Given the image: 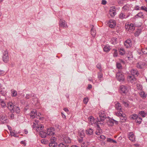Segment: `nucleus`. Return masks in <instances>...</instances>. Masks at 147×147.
I'll use <instances>...</instances> for the list:
<instances>
[{"label": "nucleus", "instance_id": "1", "mask_svg": "<svg viewBox=\"0 0 147 147\" xmlns=\"http://www.w3.org/2000/svg\"><path fill=\"white\" fill-rule=\"evenodd\" d=\"M116 77L117 80L120 82H123L125 80L124 75L121 72H119L116 74Z\"/></svg>", "mask_w": 147, "mask_h": 147}, {"label": "nucleus", "instance_id": "2", "mask_svg": "<svg viewBox=\"0 0 147 147\" xmlns=\"http://www.w3.org/2000/svg\"><path fill=\"white\" fill-rule=\"evenodd\" d=\"M2 59L3 61L5 63H7L9 61V57L8 52L6 50L4 51L3 53Z\"/></svg>", "mask_w": 147, "mask_h": 147}, {"label": "nucleus", "instance_id": "3", "mask_svg": "<svg viewBox=\"0 0 147 147\" xmlns=\"http://www.w3.org/2000/svg\"><path fill=\"white\" fill-rule=\"evenodd\" d=\"M135 26L134 24H128L127 25H125V28L129 32H133L135 29Z\"/></svg>", "mask_w": 147, "mask_h": 147}, {"label": "nucleus", "instance_id": "4", "mask_svg": "<svg viewBox=\"0 0 147 147\" xmlns=\"http://www.w3.org/2000/svg\"><path fill=\"white\" fill-rule=\"evenodd\" d=\"M128 137L131 142H134L136 141V137L133 132H129L128 134Z\"/></svg>", "mask_w": 147, "mask_h": 147}, {"label": "nucleus", "instance_id": "5", "mask_svg": "<svg viewBox=\"0 0 147 147\" xmlns=\"http://www.w3.org/2000/svg\"><path fill=\"white\" fill-rule=\"evenodd\" d=\"M59 26L64 28H66L67 26L66 22L64 20L61 19L59 21Z\"/></svg>", "mask_w": 147, "mask_h": 147}, {"label": "nucleus", "instance_id": "6", "mask_svg": "<svg viewBox=\"0 0 147 147\" xmlns=\"http://www.w3.org/2000/svg\"><path fill=\"white\" fill-rule=\"evenodd\" d=\"M109 14L111 17H114L116 14L115 9L114 7L110 8L109 10Z\"/></svg>", "mask_w": 147, "mask_h": 147}, {"label": "nucleus", "instance_id": "7", "mask_svg": "<svg viewBox=\"0 0 147 147\" xmlns=\"http://www.w3.org/2000/svg\"><path fill=\"white\" fill-rule=\"evenodd\" d=\"M131 41L130 39L127 40L124 42V45L126 48H129L131 46Z\"/></svg>", "mask_w": 147, "mask_h": 147}, {"label": "nucleus", "instance_id": "8", "mask_svg": "<svg viewBox=\"0 0 147 147\" xmlns=\"http://www.w3.org/2000/svg\"><path fill=\"white\" fill-rule=\"evenodd\" d=\"M54 131V129L52 127L47 129V136H51L55 134Z\"/></svg>", "mask_w": 147, "mask_h": 147}, {"label": "nucleus", "instance_id": "9", "mask_svg": "<svg viewBox=\"0 0 147 147\" xmlns=\"http://www.w3.org/2000/svg\"><path fill=\"white\" fill-rule=\"evenodd\" d=\"M99 115L101 122H102L106 118L105 114L103 111L100 112L99 113Z\"/></svg>", "mask_w": 147, "mask_h": 147}, {"label": "nucleus", "instance_id": "10", "mask_svg": "<svg viewBox=\"0 0 147 147\" xmlns=\"http://www.w3.org/2000/svg\"><path fill=\"white\" fill-rule=\"evenodd\" d=\"M120 91L121 93L126 94L128 91L127 88L125 86H121L120 87Z\"/></svg>", "mask_w": 147, "mask_h": 147}, {"label": "nucleus", "instance_id": "11", "mask_svg": "<svg viewBox=\"0 0 147 147\" xmlns=\"http://www.w3.org/2000/svg\"><path fill=\"white\" fill-rule=\"evenodd\" d=\"M37 113L35 109L32 111L30 113V117L31 119H33L37 117Z\"/></svg>", "mask_w": 147, "mask_h": 147}, {"label": "nucleus", "instance_id": "12", "mask_svg": "<svg viewBox=\"0 0 147 147\" xmlns=\"http://www.w3.org/2000/svg\"><path fill=\"white\" fill-rule=\"evenodd\" d=\"M108 25L110 28H114L116 25L115 21L113 20H110L108 23Z\"/></svg>", "mask_w": 147, "mask_h": 147}, {"label": "nucleus", "instance_id": "13", "mask_svg": "<svg viewBox=\"0 0 147 147\" xmlns=\"http://www.w3.org/2000/svg\"><path fill=\"white\" fill-rule=\"evenodd\" d=\"M127 80L129 82L131 83H134L136 80V78L133 76H128L127 77Z\"/></svg>", "mask_w": 147, "mask_h": 147}, {"label": "nucleus", "instance_id": "14", "mask_svg": "<svg viewBox=\"0 0 147 147\" xmlns=\"http://www.w3.org/2000/svg\"><path fill=\"white\" fill-rule=\"evenodd\" d=\"M44 128V126L42 125H38L36 126V128H35L37 132L40 133V131H42Z\"/></svg>", "mask_w": 147, "mask_h": 147}, {"label": "nucleus", "instance_id": "15", "mask_svg": "<svg viewBox=\"0 0 147 147\" xmlns=\"http://www.w3.org/2000/svg\"><path fill=\"white\" fill-rule=\"evenodd\" d=\"M14 107V105L11 102H9L7 103V107L10 110H13Z\"/></svg>", "mask_w": 147, "mask_h": 147}, {"label": "nucleus", "instance_id": "16", "mask_svg": "<svg viewBox=\"0 0 147 147\" xmlns=\"http://www.w3.org/2000/svg\"><path fill=\"white\" fill-rule=\"evenodd\" d=\"M63 141H64L66 144L71 142L70 139L68 137L65 136L62 138Z\"/></svg>", "mask_w": 147, "mask_h": 147}, {"label": "nucleus", "instance_id": "17", "mask_svg": "<svg viewBox=\"0 0 147 147\" xmlns=\"http://www.w3.org/2000/svg\"><path fill=\"white\" fill-rule=\"evenodd\" d=\"M131 73L132 76H138L139 73L136 69H132L131 70Z\"/></svg>", "mask_w": 147, "mask_h": 147}, {"label": "nucleus", "instance_id": "18", "mask_svg": "<svg viewBox=\"0 0 147 147\" xmlns=\"http://www.w3.org/2000/svg\"><path fill=\"white\" fill-rule=\"evenodd\" d=\"M7 119V117L2 115L0 118V123H6Z\"/></svg>", "mask_w": 147, "mask_h": 147}, {"label": "nucleus", "instance_id": "19", "mask_svg": "<svg viewBox=\"0 0 147 147\" xmlns=\"http://www.w3.org/2000/svg\"><path fill=\"white\" fill-rule=\"evenodd\" d=\"M120 121L121 122H125L127 119V117H125L124 114H123L120 117Z\"/></svg>", "mask_w": 147, "mask_h": 147}, {"label": "nucleus", "instance_id": "20", "mask_svg": "<svg viewBox=\"0 0 147 147\" xmlns=\"http://www.w3.org/2000/svg\"><path fill=\"white\" fill-rule=\"evenodd\" d=\"M89 121L90 124L92 125L95 122V120L94 119L93 117L92 116H90L89 118Z\"/></svg>", "mask_w": 147, "mask_h": 147}, {"label": "nucleus", "instance_id": "21", "mask_svg": "<svg viewBox=\"0 0 147 147\" xmlns=\"http://www.w3.org/2000/svg\"><path fill=\"white\" fill-rule=\"evenodd\" d=\"M39 135L42 138H45L47 136V132L43 131H40L39 133Z\"/></svg>", "mask_w": 147, "mask_h": 147}, {"label": "nucleus", "instance_id": "22", "mask_svg": "<svg viewBox=\"0 0 147 147\" xmlns=\"http://www.w3.org/2000/svg\"><path fill=\"white\" fill-rule=\"evenodd\" d=\"M93 129L89 128L86 130V133L88 135L90 136L92 135L93 134Z\"/></svg>", "mask_w": 147, "mask_h": 147}, {"label": "nucleus", "instance_id": "23", "mask_svg": "<svg viewBox=\"0 0 147 147\" xmlns=\"http://www.w3.org/2000/svg\"><path fill=\"white\" fill-rule=\"evenodd\" d=\"M115 107L116 110L118 111L121 110L122 107L119 103L117 102L116 103L115 105Z\"/></svg>", "mask_w": 147, "mask_h": 147}, {"label": "nucleus", "instance_id": "24", "mask_svg": "<svg viewBox=\"0 0 147 147\" xmlns=\"http://www.w3.org/2000/svg\"><path fill=\"white\" fill-rule=\"evenodd\" d=\"M92 27L91 30V33L92 36L94 37L95 36L96 34V31L95 30V28H94V26L92 25Z\"/></svg>", "mask_w": 147, "mask_h": 147}, {"label": "nucleus", "instance_id": "25", "mask_svg": "<svg viewBox=\"0 0 147 147\" xmlns=\"http://www.w3.org/2000/svg\"><path fill=\"white\" fill-rule=\"evenodd\" d=\"M10 134L11 136H14L15 137H18V136L17 135V134L16 133V132H15V130L13 131H10Z\"/></svg>", "mask_w": 147, "mask_h": 147}, {"label": "nucleus", "instance_id": "26", "mask_svg": "<svg viewBox=\"0 0 147 147\" xmlns=\"http://www.w3.org/2000/svg\"><path fill=\"white\" fill-rule=\"evenodd\" d=\"M110 49L111 48L110 46L109 45H107L105 46L103 49V50L104 51L107 52L109 51Z\"/></svg>", "mask_w": 147, "mask_h": 147}, {"label": "nucleus", "instance_id": "27", "mask_svg": "<svg viewBox=\"0 0 147 147\" xmlns=\"http://www.w3.org/2000/svg\"><path fill=\"white\" fill-rule=\"evenodd\" d=\"M141 116L143 117H145L146 115V113H145L144 111H140L138 113Z\"/></svg>", "mask_w": 147, "mask_h": 147}, {"label": "nucleus", "instance_id": "28", "mask_svg": "<svg viewBox=\"0 0 147 147\" xmlns=\"http://www.w3.org/2000/svg\"><path fill=\"white\" fill-rule=\"evenodd\" d=\"M115 120L113 119H109V120L108 121L107 123L109 126H112L114 123V121Z\"/></svg>", "mask_w": 147, "mask_h": 147}, {"label": "nucleus", "instance_id": "29", "mask_svg": "<svg viewBox=\"0 0 147 147\" xmlns=\"http://www.w3.org/2000/svg\"><path fill=\"white\" fill-rule=\"evenodd\" d=\"M59 147H69V145L63 142L60 143L58 145Z\"/></svg>", "mask_w": 147, "mask_h": 147}, {"label": "nucleus", "instance_id": "30", "mask_svg": "<svg viewBox=\"0 0 147 147\" xmlns=\"http://www.w3.org/2000/svg\"><path fill=\"white\" fill-rule=\"evenodd\" d=\"M102 74L101 72H100L98 73V78L99 80L100 81V82H101L102 81Z\"/></svg>", "mask_w": 147, "mask_h": 147}, {"label": "nucleus", "instance_id": "31", "mask_svg": "<svg viewBox=\"0 0 147 147\" xmlns=\"http://www.w3.org/2000/svg\"><path fill=\"white\" fill-rule=\"evenodd\" d=\"M135 18H138V17H140V18H144V15L142 12H140L137 14L135 16Z\"/></svg>", "mask_w": 147, "mask_h": 147}, {"label": "nucleus", "instance_id": "32", "mask_svg": "<svg viewBox=\"0 0 147 147\" xmlns=\"http://www.w3.org/2000/svg\"><path fill=\"white\" fill-rule=\"evenodd\" d=\"M144 66V65L143 64L142 62H139L136 65L137 67L140 69H142L143 68Z\"/></svg>", "mask_w": 147, "mask_h": 147}, {"label": "nucleus", "instance_id": "33", "mask_svg": "<svg viewBox=\"0 0 147 147\" xmlns=\"http://www.w3.org/2000/svg\"><path fill=\"white\" fill-rule=\"evenodd\" d=\"M56 141V138L55 137L52 136L50 140V143H57Z\"/></svg>", "mask_w": 147, "mask_h": 147}, {"label": "nucleus", "instance_id": "34", "mask_svg": "<svg viewBox=\"0 0 147 147\" xmlns=\"http://www.w3.org/2000/svg\"><path fill=\"white\" fill-rule=\"evenodd\" d=\"M0 104L3 108H5L6 106L5 102L2 100H0Z\"/></svg>", "mask_w": 147, "mask_h": 147}, {"label": "nucleus", "instance_id": "35", "mask_svg": "<svg viewBox=\"0 0 147 147\" xmlns=\"http://www.w3.org/2000/svg\"><path fill=\"white\" fill-rule=\"evenodd\" d=\"M119 54L121 55H124L125 53V51L124 50V49L123 48H121L119 49Z\"/></svg>", "mask_w": 147, "mask_h": 147}, {"label": "nucleus", "instance_id": "36", "mask_svg": "<svg viewBox=\"0 0 147 147\" xmlns=\"http://www.w3.org/2000/svg\"><path fill=\"white\" fill-rule=\"evenodd\" d=\"M79 135L81 138H83L85 136V134L83 130L79 131Z\"/></svg>", "mask_w": 147, "mask_h": 147}, {"label": "nucleus", "instance_id": "37", "mask_svg": "<svg viewBox=\"0 0 147 147\" xmlns=\"http://www.w3.org/2000/svg\"><path fill=\"white\" fill-rule=\"evenodd\" d=\"M13 110V111L16 112L17 113H18L20 112V109L17 107H15Z\"/></svg>", "mask_w": 147, "mask_h": 147}, {"label": "nucleus", "instance_id": "38", "mask_svg": "<svg viewBox=\"0 0 147 147\" xmlns=\"http://www.w3.org/2000/svg\"><path fill=\"white\" fill-rule=\"evenodd\" d=\"M113 56L116 57L118 56V53L117 50L113 49Z\"/></svg>", "mask_w": 147, "mask_h": 147}, {"label": "nucleus", "instance_id": "39", "mask_svg": "<svg viewBox=\"0 0 147 147\" xmlns=\"http://www.w3.org/2000/svg\"><path fill=\"white\" fill-rule=\"evenodd\" d=\"M12 93V96L14 97L16 96L17 94V92L15 90L12 89L11 90Z\"/></svg>", "mask_w": 147, "mask_h": 147}, {"label": "nucleus", "instance_id": "40", "mask_svg": "<svg viewBox=\"0 0 147 147\" xmlns=\"http://www.w3.org/2000/svg\"><path fill=\"white\" fill-rule=\"evenodd\" d=\"M119 17L120 19H123L127 18V16H126L123 13H121L119 15Z\"/></svg>", "mask_w": 147, "mask_h": 147}, {"label": "nucleus", "instance_id": "41", "mask_svg": "<svg viewBox=\"0 0 147 147\" xmlns=\"http://www.w3.org/2000/svg\"><path fill=\"white\" fill-rule=\"evenodd\" d=\"M136 120V123H138L139 124H140L142 121V118L141 117H139V116Z\"/></svg>", "mask_w": 147, "mask_h": 147}, {"label": "nucleus", "instance_id": "42", "mask_svg": "<svg viewBox=\"0 0 147 147\" xmlns=\"http://www.w3.org/2000/svg\"><path fill=\"white\" fill-rule=\"evenodd\" d=\"M57 146V143H49V146L50 147H56Z\"/></svg>", "mask_w": 147, "mask_h": 147}, {"label": "nucleus", "instance_id": "43", "mask_svg": "<svg viewBox=\"0 0 147 147\" xmlns=\"http://www.w3.org/2000/svg\"><path fill=\"white\" fill-rule=\"evenodd\" d=\"M138 116L137 114H133L131 116L130 118L132 119H136Z\"/></svg>", "mask_w": 147, "mask_h": 147}, {"label": "nucleus", "instance_id": "44", "mask_svg": "<svg viewBox=\"0 0 147 147\" xmlns=\"http://www.w3.org/2000/svg\"><path fill=\"white\" fill-rule=\"evenodd\" d=\"M141 30L140 29H138L135 33L134 35L136 36H138L140 34Z\"/></svg>", "mask_w": 147, "mask_h": 147}, {"label": "nucleus", "instance_id": "45", "mask_svg": "<svg viewBox=\"0 0 147 147\" xmlns=\"http://www.w3.org/2000/svg\"><path fill=\"white\" fill-rule=\"evenodd\" d=\"M121 112H122V111L121 110L119 111L116 112H115V115L116 116H118L119 117H120L122 115H123V114H122L121 113Z\"/></svg>", "mask_w": 147, "mask_h": 147}, {"label": "nucleus", "instance_id": "46", "mask_svg": "<svg viewBox=\"0 0 147 147\" xmlns=\"http://www.w3.org/2000/svg\"><path fill=\"white\" fill-rule=\"evenodd\" d=\"M140 96L143 98H146V95L145 94V93L143 92H141L140 93Z\"/></svg>", "mask_w": 147, "mask_h": 147}, {"label": "nucleus", "instance_id": "47", "mask_svg": "<svg viewBox=\"0 0 147 147\" xmlns=\"http://www.w3.org/2000/svg\"><path fill=\"white\" fill-rule=\"evenodd\" d=\"M142 52L144 54H147V48H142Z\"/></svg>", "mask_w": 147, "mask_h": 147}, {"label": "nucleus", "instance_id": "48", "mask_svg": "<svg viewBox=\"0 0 147 147\" xmlns=\"http://www.w3.org/2000/svg\"><path fill=\"white\" fill-rule=\"evenodd\" d=\"M122 103L123 104L125 105V106L126 107H129L128 102H125L123 100L122 101Z\"/></svg>", "mask_w": 147, "mask_h": 147}, {"label": "nucleus", "instance_id": "49", "mask_svg": "<svg viewBox=\"0 0 147 147\" xmlns=\"http://www.w3.org/2000/svg\"><path fill=\"white\" fill-rule=\"evenodd\" d=\"M116 66L117 67L118 69H121L122 68V66L120 63H117L116 64Z\"/></svg>", "mask_w": 147, "mask_h": 147}, {"label": "nucleus", "instance_id": "50", "mask_svg": "<svg viewBox=\"0 0 147 147\" xmlns=\"http://www.w3.org/2000/svg\"><path fill=\"white\" fill-rule=\"evenodd\" d=\"M88 101V99L87 98H84L83 100V102L85 104H86Z\"/></svg>", "mask_w": 147, "mask_h": 147}, {"label": "nucleus", "instance_id": "51", "mask_svg": "<svg viewBox=\"0 0 147 147\" xmlns=\"http://www.w3.org/2000/svg\"><path fill=\"white\" fill-rule=\"evenodd\" d=\"M141 9L144 10L147 12V8L145 6H142L141 7Z\"/></svg>", "mask_w": 147, "mask_h": 147}, {"label": "nucleus", "instance_id": "52", "mask_svg": "<svg viewBox=\"0 0 147 147\" xmlns=\"http://www.w3.org/2000/svg\"><path fill=\"white\" fill-rule=\"evenodd\" d=\"M41 142L43 144H46L47 143V141L45 140L42 139L41 140Z\"/></svg>", "mask_w": 147, "mask_h": 147}, {"label": "nucleus", "instance_id": "53", "mask_svg": "<svg viewBox=\"0 0 147 147\" xmlns=\"http://www.w3.org/2000/svg\"><path fill=\"white\" fill-rule=\"evenodd\" d=\"M96 66L97 68L98 69H100V71H101L102 70V69H101V64H100L98 63L96 65Z\"/></svg>", "mask_w": 147, "mask_h": 147}, {"label": "nucleus", "instance_id": "54", "mask_svg": "<svg viewBox=\"0 0 147 147\" xmlns=\"http://www.w3.org/2000/svg\"><path fill=\"white\" fill-rule=\"evenodd\" d=\"M99 124L102 125L103 124V123H101L100 122V121L99 120L97 122V126L98 128H100V127L99 125Z\"/></svg>", "mask_w": 147, "mask_h": 147}, {"label": "nucleus", "instance_id": "55", "mask_svg": "<svg viewBox=\"0 0 147 147\" xmlns=\"http://www.w3.org/2000/svg\"><path fill=\"white\" fill-rule=\"evenodd\" d=\"M137 87L138 89L141 90L142 88V86L139 84H137Z\"/></svg>", "mask_w": 147, "mask_h": 147}, {"label": "nucleus", "instance_id": "56", "mask_svg": "<svg viewBox=\"0 0 147 147\" xmlns=\"http://www.w3.org/2000/svg\"><path fill=\"white\" fill-rule=\"evenodd\" d=\"M134 9L135 10H140V7L138 5H136L134 7Z\"/></svg>", "mask_w": 147, "mask_h": 147}, {"label": "nucleus", "instance_id": "57", "mask_svg": "<svg viewBox=\"0 0 147 147\" xmlns=\"http://www.w3.org/2000/svg\"><path fill=\"white\" fill-rule=\"evenodd\" d=\"M107 3V1L105 0H102V1L101 3L103 5H105Z\"/></svg>", "mask_w": 147, "mask_h": 147}, {"label": "nucleus", "instance_id": "58", "mask_svg": "<svg viewBox=\"0 0 147 147\" xmlns=\"http://www.w3.org/2000/svg\"><path fill=\"white\" fill-rule=\"evenodd\" d=\"M100 138L103 140H105L106 139V137L104 135H101L100 136Z\"/></svg>", "mask_w": 147, "mask_h": 147}, {"label": "nucleus", "instance_id": "59", "mask_svg": "<svg viewBox=\"0 0 147 147\" xmlns=\"http://www.w3.org/2000/svg\"><path fill=\"white\" fill-rule=\"evenodd\" d=\"M128 7H127V6H126V5H125L123 7V9H124V10H127L128 9Z\"/></svg>", "mask_w": 147, "mask_h": 147}, {"label": "nucleus", "instance_id": "60", "mask_svg": "<svg viewBox=\"0 0 147 147\" xmlns=\"http://www.w3.org/2000/svg\"><path fill=\"white\" fill-rule=\"evenodd\" d=\"M113 140L112 139H111V138H107V142H112L113 141Z\"/></svg>", "mask_w": 147, "mask_h": 147}, {"label": "nucleus", "instance_id": "61", "mask_svg": "<svg viewBox=\"0 0 147 147\" xmlns=\"http://www.w3.org/2000/svg\"><path fill=\"white\" fill-rule=\"evenodd\" d=\"M4 71L3 70H0V76L4 74Z\"/></svg>", "mask_w": 147, "mask_h": 147}, {"label": "nucleus", "instance_id": "62", "mask_svg": "<svg viewBox=\"0 0 147 147\" xmlns=\"http://www.w3.org/2000/svg\"><path fill=\"white\" fill-rule=\"evenodd\" d=\"M10 118L12 119H14V115L13 114H11L10 116Z\"/></svg>", "mask_w": 147, "mask_h": 147}, {"label": "nucleus", "instance_id": "63", "mask_svg": "<svg viewBox=\"0 0 147 147\" xmlns=\"http://www.w3.org/2000/svg\"><path fill=\"white\" fill-rule=\"evenodd\" d=\"M95 134L96 135H99L100 134V132L99 131L98 132H97V131H96L95 132Z\"/></svg>", "mask_w": 147, "mask_h": 147}, {"label": "nucleus", "instance_id": "64", "mask_svg": "<svg viewBox=\"0 0 147 147\" xmlns=\"http://www.w3.org/2000/svg\"><path fill=\"white\" fill-rule=\"evenodd\" d=\"M30 97V95L29 94H27L26 95V98L27 99H28Z\"/></svg>", "mask_w": 147, "mask_h": 147}]
</instances>
